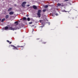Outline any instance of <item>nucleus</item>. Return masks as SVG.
<instances>
[{
  "instance_id": "ddd939ff",
  "label": "nucleus",
  "mask_w": 78,
  "mask_h": 78,
  "mask_svg": "<svg viewBox=\"0 0 78 78\" xmlns=\"http://www.w3.org/2000/svg\"><path fill=\"white\" fill-rule=\"evenodd\" d=\"M46 11H47V9H44L43 10V12H45Z\"/></svg>"
},
{
  "instance_id": "a211bd4d",
  "label": "nucleus",
  "mask_w": 78,
  "mask_h": 78,
  "mask_svg": "<svg viewBox=\"0 0 78 78\" xmlns=\"http://www.w3.org/2000/svg\"><path fill=\"white\" fill-rule=\"evenodd\" d=\"M27 20L28 21H30V18L29 17L27 18Z\"/></svg>"
},
{
  "instance_id": "f03ea898",
  "label": "nucleus",
  "mask_w": 78,
  "mask_h": 78,
  "mask_svg": "<svg viewBox=\"0 0 78 78\" xmlns=\"http://www.w3.org/2000/svg\"><path fill=\"white\" fill-rule=\"evenodd\" d=\"M27 3V2H23L22 3V6L23 8H25V4Z\"/></svg>"
},
{
  "instance_id": "0eeeda50",
  "label": "nucleus",
  "mask_w": 78,
  "mask_h": 78,
  "mask_svg": "<svg viewBox=\"0 0 78 78\" xmlns=\"http://www.w3.org/2000/svg\"><path fill=\"white\" fill-rule=\"evenodd\" d=\"M5 17L6 19H7L9 18V15H6L5 16Z\"/></svg>"
},
{
  "instance_id": "6ab92c4d",
  "label": "nucleus",
  "mask_w": 78,
  "mask_h": 78,
  "mask_svg": "<svg viewBox=\"0 0 78 78\" xmlns=\"http://www.w3.org/2000/svg\"><path fill=\"white\" fill-rule=\"evenodd\" d=\"M13 46V45H9V48H10V47H12L13 46Z\"/></svg>"
},
{
  "instance_id": "2eb2a0df",
  "label": "nucleus",
  "mask_w": 78,
  "mask_h": 78,
  "mask_svg": "<svg viewBox=\"0 0 78 78\" xmlns=\"http://www.w3.org/2000/svg\"><path fill=\"white\" fill-rule=\"evenodd\" d=\"M5 19L4 18L3 19H2V20H1V22H4V21H5Z\"/></svg>"
},
{
  "instance_id": "412c9836",
  "label": "nucleus",
  "mask_w": 78,
  "mask_h": 78,
  "mask_svg": "<svg viewBox=\"0 0 78 78\" xmlns=\"http://www.w3.org/2000/svg\"><path fill=\"white\" fill-rule=\"evenodd\" d=\"M43 27V26H41L40 27V28H42Z\"/></svg>"
},
{
  "instance_id": "9b49d317",
  "label": "nucleus",
  "mask_w": 78,
  "mask_h": 78,
  "mask_svg": "<svg viewBox=\"0 0 78 78\" xmlns=\"http://www.w3.org/2000/svg\"><path fill=\"white\" fill-rule=\"evenodd\" d=\"M15 24H16V25H17L19 24V23H18V22H15L14 23Z\"/></svg>"
},
{
  "instance_id": "aec40b11",
  "label": "nucleus",
  "mask_w": 78,
  "mask_h": 78,
  "mask_svg": "<svg viewBox=\"0 0 78 78\" xmlns=\"http://www.w3.org/2000/svg\"><path fill=\"white\" fill-rule=\"evenodd\" d=\"M17 47H23V46H17Z\"/></svg>"
},
{
  "instance_id": "cd10ccee",
  "label": "nucleus",
  "mask_w": 78,
  "mask_h": 78,
  "mask_svg": "<svg viewBox=\"0 0 78 78\" xmlns=\"http://www.w3.org/2000/svg\"><path fill=\"white\" fill-rule=\"evenodd\" d=\"M43 44H46V42H44L43 43Z\"/></svg>"
},
{
  "instance_id": "20e7f679",
  "label": "nucleus",
  "mask_w": 78,
  "mask_h": 78,
  "mask_svg": "<svg viewBox=\"0 0 78 78\" xmlns=\"http://www.w3.org/2000/svg\"><path fill=\"white\" fill-rule=\"evenodd\" d=\"M12 47H13V49H16V50H18V48H16V47L14 45H13V46H12Z\"/></svg>"
},
{
  "instance_id": "f3484780",
  "label": "nucleus",
  "mask_w": 78,
  "mask_h": 78,
  "mask_svg": "<svg viewBox=\"0 0 78 78\" xmlns=\"http://www.w3.org/2000/svg\"><path fill=\"white\" fill-rule=\"evenodd\" d=\"M44 7L45 8H47L48 7V5H46Z\"/></svg>"
},
{
  "instance_id": "423d86ee",
  "label": "nucleus",
  "mask_w": 78,
  "mask_h": 78,
  "mask_svg": "<svg viewBox=\"0 0 78 78\" xmlns=\"http://www.w3.org/2000/svg\"><path fill=\"white\" fill-rule=\"evenodd\" d=\"M14 14V12L12 11L11 12L9 13V14L10 15H12V14Z\"/></svg>"
},
{
  "instance_id": "c85d7f7f",
  "label": "nucleus",
  "mask_w": 78,
  "mask_h": 78,
  "mask_svg": "<svg viewBox=\"0 0 78 78\" xmlns=\"http://www.w3.org/2000/svg\"><path fill=\"white\" fill-rule=\"evenodd\" d=\"M32 30H33L32 31H34V29H33Z\"/></svg>"
},
{
  "instance_id": "4be33fe9",
  "label": "nucleus",
  "mask_w": 78,
  "mask_h": 78,
  "mask_svg": "<svg viewBox=\"0 0 78 78\" xmlns=\"http://www.w3.org/2000/svg\"><path fill=\"white\" fill-rule=\"evenodd\" d=\"M29 24H32V23H33V22H29Z\"/></svg>"
},
{
  "instance_id": "4468645a",
  "label": "nucleus",
  "mask_w": 78,
  "mask_h": 78,
  "mask_svg": "<svg viewBox=\"0 0 78 78\" xmlns=\"http://www.w3.org/2000/svg\"><path fill=\"white\" fill-rule=\"evenodd\" d=\"M7 42L9 43V44H11L12 43V42L9 41L8 40H7Z\"/></svg>"
},
{
  "instance_id": "473e14b6",
  "label": "nucleus",
  "mask_w": 78,
  "mask_h": 78,
  "mask_svg": "<svg viewBox=\"0 0 78 78\" xmlns=\"http://www.w3.org/2000/svg\"><path fill=\"white\" fill-rule=\"evenodd\" d=\"M27 17H28V15H27Z\"/></svg>"
},
{
  "instance_id": "1a4fd4ad",
  "label": "nucleus",
  "mask_w": 78,
  "mask_h": 78,
  "mask_svg": "<svg viewBox=\"0 0 78 78\" xmlns=\"http://www.w3.org/2000/svg\"><path fill=\"white\" fill-rule=\"evenodd\" d=\"M37 15L39 17V10H38V13H37Z\"/></svg>"
},
{
  "instance_id": "dca6fc26",
  "label": "nucleus",
  "mask_w": 78,
  "mask_h": 78,
  "mask_svg": "<svg viewBox=\"0 0 78 78\" xmlns=\"http://www.w3.org/2000/svg\"><path fill=\"white\" fill-rule=\"evenodd\" d=\"M23 19L24 20H27V18L25 17H24L23 18Z\"/></svg>"
},
{
  "instance_id": "9d476101",
  "label": "nucleus",
  "mask_w": 78,
  "mask_h": 78,
  "mask_svg": "<svg viewBox=\"0 0 78 78\" xmlns=\"http://www.w3.org/2000/svg\"><path fill=\"white\" fill-rule=\"evenodd\" d=\"M40 23H42H42H43V22H44V20H40Z\"/></svg>"
},
{
  "instance_id": "6e6552de",
  "label": "nucleus",
  "mask_w": 78,
  "mask_h": 78,
  "mask_svg": "<svg viewBox=\"0 0 78 78\" xmlns=\"http://www.w3.org/2000/svg\"><path fill=\"white\" fill-rule=\"evenodd\" d=\"M12 9V8H9L8 10V11H11V10Z\"/></svg>"
},
{
  "instance_id": "c756f323",
  "label": "nucleus",
  "mask_w": 78,
  "mask_h": 78,
  "mask_svg": "<svg viewBox=\"0 0 78 78\" xmlns=\"http://www.w3.org/2000/svg\"><path fill=\"white\" fill-rule=\"evenodd\" d=\"M39 38L37 39V40H39Z\"/></svg>"
},
{
  "instance_id": "5701e85b",
  "label": "nucleus",
  "mask_w": 78,
  "mask_h": 78,
  "mask_svg": "<svg viewBox=\"0 0 78 78\" xmlns=\"http://www.w3.org/2000/svg\"><path fill=\"white\" fill-rule=\"evenodd\" d=\"M56 16H58V13H56L55 14Z\"/></svg>"
},
{
  "instance_id": "72a5a7b5",
  "label": "nucleus",
  "mask_w": 78,
  "mask_h": 78,
  "mask_svg": "<svg viewBox=\"0 0 78 78\" xmlns=\"http://www.w3.org/2000/svg\"><path fill=\"white\" fill-rule=\"evenodd\" d=\"M65 12H66V11H65Z\"/></svg>"
},
{
  "instance_id": "2f4dec72",
  "label": "nucleus",
  "mask_w": 78,
  "mask_h": 78,
  "mask_svg": "<svg viewBox=\"0 0 78 78\" xmlns=\"http://www.w3.org/2000/svg\"><path fill=\"white\" fill-rule=\"evenodd\" d=\"M1 18H0V21H1Z\"/></svg>"
},
{
  "instance_id": "a878e982",
  "label": "nucleus",
  "mask_w": 78,
  "mask_h": 78,
  "mask_svg": "<svg viewBox=\"0 0 78 78\" xmlns=\"http://www.w3.org/2000/svg\"><path fill=\"white\" fill-rule=\"evenodd\" d=\"M41 17V13H39V17Z\"/></svg>"
},
{
  "instance_id": "393cba45",
  "label": "nucleus",
  "mask_w": 78,
  "mask_h": 78,
  "mask_svg": "<svg viewBox=\"0 0 78 78\" xmlns=\"http://www.w3.org/2000/svg\"><path fill=\"white\" fill-rule=\"evenodd\" d=\"M27 6H28V7L30 6V5H27Z\"/></svg>"
},
{
  "instance_id": "39448f33",
  "label": "nucleus",
  "mask_w": 78,
  "mask_h": 78,
  "mask_svg": "<svg viewBox=\"0 0 78 78\" xmlns=\"http://www.w3.org/2000/svg\"><path fill=\"white\" fill-rule=\"evenodd\" d=\"M33 8L34 9H37V7L36 5H33Z\"/></svg>"
},
{
  "instance_id": "f257e3e1",
  "label": "nucleus",
  "mask_w": 78,
  "mask_h": 78,
  "mask_svg": "<svg viewBox=\"0 0 78 78\" xmlns=\"http://www.w3.org/2000/svg\"><path fill=\"white\" fill-rule=\"evenodd\" d=\"M9 30H13V31H14V30H16V28H13L12 27H9Z\"/></svg>"
},
{
  "instance_id": "bb28decb",
  "label": "nucleus",
  "mask_w": 78,
  "mask_h": 78,
  "mask_svg": "<svg viewBox=\"0 0 78 78\" xmlns=\"http://www.w3.org/2000/svg\"><path fill=\"white\" fill-rule=\"evenodd\" d=\"M14 6H17V5H16V4H15V5H14Z\"/></svg>"
},
{
  "instance_id": "f8f14e48",
  "label": "nucleus",
  "mask_w": 78,
  "mask_h": 78,
  "mask_svg": "<svg viewBox=\"0 0 78 78\" xmlns=\"http://www.w3.org/2000/svg\"><path fill=\"white\" fill-rule=\"evenodd\" d=\"M5 30H8V29H9V27H5Z\"/></svg>"
},
{
  "instance_id": "b1692460",
  "label": "nucleus",
  "mask_w": 78,
  "mask_h": 78,
  "mask_svg": "<svg viewBox=\"0 0 78 78\" xmlns=\"http://www.w3.org/2000/svg\"><path fill=\"white\" fill-rule=\"evenodd\" d=\"M41 12V10H39V13H40V12Z\"/></svg>"
},
{
  "instance_id": "7c9ffc66",
  "label": "nucleus",
  "mask_w": 78,
  "mask_h": 78,
  "mask_svg": "<svg viewBox=\"0 0 78 78\" xmlns=\"http://www.w3.org/2000/svg\"><path fill=\"white\" fill-rule=\"evenodd\" d=\"M66 2H67V1H69V0H66Z\"/></svg>"
},
{
  "instance_id": "7ed1b4c3",
  "label": "nucleus",
  "mask_w": 78,
  "mask_h": 78,
  "mask_svg": "<svg viewBox=\"0 0 78 78\" xmlns=\"http://www.w3.org/2000/svg\"><path fill=\"white\" fill-rule=\"evenodd\" d=\"M57 5L58 6H63L64 5H63V3L62 4H60V3H58L57 4Z\"/></svg>"
}]
</instances>
